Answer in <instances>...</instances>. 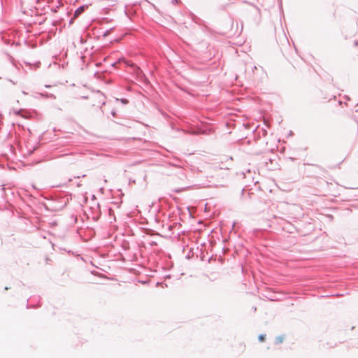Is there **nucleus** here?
Wrapping results in <instances>:
<instances>
[{
  "instance_id": "2",
  "label": "nucleus",
  "mask_w": 358,
  "mask_h": 358,
  "mask_svg": "<svg viewBox=\"0 0 358 358\" xmlns=\"http://www.w3.org/2000/svg\"><path fill=\"white\" fill-rule=\"evenodd\" d=\"M40 296H32L27 300V308H37L41 306Z\"/></svg>"
},
{
  "instance_id": "21",
  "label": "nucleus",
  "mask_w": 358,
  "mask_h": 358,
  "mask_svg": "<svg viewBox=\"0 0 358 358\" xmlns=\"http://www.w3.org/2000/svg\"><path fill=\"white\" fill-rule=\"evenodd\" d=\"M173 3H178V0H173Z\"/></svg>"
},
{
  "instance_id": "3",
  "label": "nucleus",
  "mask_w": 358,
  "mask_h": 358,
  "mask_svg": "<svg viewBox=\"0 0 358 358\" xmlns=\"http://www.w3.org/2000/svg\"><path fill=\"white\" fill-rule=\"evenodd\" d=\"M87 8V6L86 5H83V6H81L80 7H78L76 10H75V13H74V16L75 17H78L79 16L81 13H83L85 10V8Z\"/></svg>"
},
{
  "instance_id": "9",
  "label": "nucleus",
  "mask_w": 358,
  "mask_h": 358,
  "mask_svg": "<svg viewBox=\"0 0 358 358\" xmlns=\"http://www.w3.org/2000/svg\"><path fill=\"white\" fill-rule=\"evenodd\" d=\"M121 102L124 104L128 103L129 101L127 99H122Z\"/></svg>"
},
{
  "instance_id": "4",
  "label": "nucleus",
  "mask_w": 358,
  "mask_h": 358,
  "mask_svg": "<svg viewBox=\"0 0 358 358\" xmlns=\"http://www.w3.org/2000/svg\"><path fill=\"white\" fill-rule=\"evenodd\" d=\"M40 96L47 99H55L56 96L55 94L48 93V92H43V93H39Z\"/></svg>"
},
{
  "instance_id": "14",
  "label": "nucleus",
  "mask_w": 358,
  "mask_h": 358,
  "mask_svg": "<svg viewBox=\"0 0 358 358\" xmlns=\"http://www.w3.org/2000/svg\"><path fill=\"white\" fill-rule=\"evenodd\" d=\"M116 64H117L116 62H113V63L111 64V66H115L116 65Z\"/></svg>"
},
{
  "instance_id": "6",
  "label": "nucleus",
  "mask_w": 358,
  "mask_h": 358,
  "mask_svg": "<svg viewBox=\"0 0 358 358\" xmlns=\"http://www.w3.org/2000/svg\"><path fill=\"white\" fill-rule=\"evenodd\" d=\"M265 337H266V335L265 334H260L258 336V340L260 341V342H262L265 340Z\"/></svg>"
},
{
  "instance_id": "19",
  "label": "nucleus",
  "mask_w": 358,
  "mask_h": 358,
  "mask_svg": "<svg viewBox=\"0 0 358 358\" xmlns=\"http://www.w3.org/2000/svg\"><path fill=\"white\" fill-rule=\"evenodd\" d=\"M151 245H157V243H156V242H152V243H151Z\"/></svg>"
},
{
  "instance_id": "12",
  "label": "nucleus",
  "mask_w": 358,
  "mask_h": 358,
  "mask_svg": "<svg viewBox=\"0 0 358 358\" xmlns=\"http://www.w3.org/2000/svg\"><path fill=\"white\" fill-rule=\"evenodd\" d=\"M45 88H50V87H51V85H45Z\"/></svg>"
},
{
  "instance_id": "8",
  "label": "nucleus",
  "mask_w": 358,
  "mask_h": 358,
  "mask_svg": "<svg viewBox=\"0 0 358 358\" xmlns=\"http://www.w3.org/2000/svg\"><path fill=\"white\" fill-rule=\"evenodd\" d=\"M193 20L197 24H200V22L201 21V20L197 17H194Z\"/></svg>"
},
{
  "instance_id": "16",
  "label": "nucleus",
  "mask_w": 358,
  "mask_h": 358,
  "mask_svg": "<svg viewBox=\"0 0 358 358\" xmlns=\"http://www.w3.org/2000/svg\"><path fill=\"white\" fill-rule=\"evenodd\" d=\"M180 191H181L180 189H176V190H175V192L178 193V192H180Z\"/></svg>"
},
{
  "instance_id": "23",
  "label": "nucleus",
  "mask_w": 358,
  "mask_h": 358,
  "mask_svg": "<svg viewBox=\"0 0 358 358\" xmlns=\"http://www.w3.org/2000/svg\"><path fill=\"white\" fill-rule=\"evenodd\" d=\"M357 105H358V103H357Z\"/></svg>"
},
{
  "instance_id": "13",
  "label": "nucleus",
  "mask_w": 358,
  "mask_h": 358,
  "mask_svg": "<svg viewBox=\"0 0 358 358\" xmlns=\"http://www.w3.org/2000/svg\"><path fill=\"white\" fill-rule=\"evenodd\" d=\"M354 43H355V45H358V41H355Z\"/></svg>"
},
{
  "instance_id": "10",
  "label": "nucleus",
  "mask_w": 358,
  "mask_h": 358,
  "mask_svg": "<svg viewBox=\"0 0 358 358\" xmlns=\"http://www.w3.org/2000/svg\"><path fill=\"white\" fill-rule=\"evenodd\" d=\"M57 8H58V6H57L56 8H52V11L54 12V13L57 12Z\"/></svg>"
},
{
  "instance_id": "1",
  "label": "nucleus",
  "mask_w": 358,
  "mask_h": 358,
  "mask_svg": "<svg viewBox=\"0 0 358 358\" xmlns=\"http://www.w3.org/2000/svg\"><path fill=\"white\" fill-rule=\"evenodd\" d=\"M124 61L126 64L129 66H130L133 71L134 74L136 76V79L143 83V85L148 86L150 84V81L145 75V73L143 72V71L141 69L139 66H138L135 64H129L127 62L124 60L123 58H120L118 62Z\"/></svg>"
},
{
  "instance_id": "7",
  "label": "nucleus",
  "mask_w": 358,
  "mask_h": 358,
  "mask_svg": "<svg viewBox=\"0 0 358 358\" xmlns=\"http://www.w3.org/2000/svg\"><path fill=\"white\" fill-rule=\"evenodd\" d=\"M111 31V29H107L106 31H105V32L103 34V37H106L107 36Z\"/></svg>"
},
{
  "instance_id": "17",
  "label": "nucleus",
  "mask_w": 358,
  "mask_h": 358,
  "mask_svg": "<svg viewBox=\"0 0 358 358\" xmlns=\"http://www.w3.org/2000/svg\"><path fill=\"white\" fill-rule=\"evenodd\" d=\"M257 69V66H254L253 68H252V71Z\"/></svg>"
},
{
  "instance_id": "18",
  "label": "nucleus",
  "mask_w": 358,
  "mask_h": 358,
  "mask_svg": "<svg viewBox=\"0 0 358 358\" xmlns=\"http://www.w3.org/2000/svg\"><path fill=\"white\" fill-rule=\"evenodd\" d=\"M345 99L350 100V97L348 96H345Z\"/></svg>"
},
{
  "instance_id": "15",
  "label": "nucleus",
  "mask_w": 358,
  "mask_h": 358,
  "mask_svg": "<svg viewBox=\"0 0 358 358\" xmlns=\"http://www.w3.org/2000/svg\"><path fill=\"white\" fill-rule=\"evenodd\" d=\"M292 162L295 161L296 160V158H292V157H290L289 158Z\"/></svg>"
},
{
  "instance_id": "20",
  "label": "nucleus",
  "mask_w": 358,
  "mask_h": 358,
  "mask_svg": "<svg viewBox=\"0 0 358 358\" xmlns=\"http://www.w3.org/2000/svg\"><path fill=\"white\" fill-rule=\"evenodd\" d=\"M171 278L170 275H168L166 276V278Z\"/></svg>"
},
{
  "instance_id": "5",
  "label": "nucleus",
  "mask_w": 358,
  "mask_h": 358,
  "mask_svg": "<svg viewBox=\"0 0 358 358\" xmlns=\"http://www.w3.org/2000/svg\"><path fill=\"white\" fill-rule=\"evenodd\" d=\"M283 340H284L283 336H282V335L278 336L275 338V344L278 345L280 343H282L283 342Z\"/></svg>"
},
{
  "instance_id": "11",
  "label": "nucleus",
  "mask_w": 358,
  "mask_h": 358,
  "mask_svg": "<svg viewBox=\"0 0 358 358\" xmlns=\"http://www.w3.org/2000/svg\"><path fill=\"white\" fill-rule=\"evenodd\" d=\"M162 285H164V283L163 282H157V284H156L157 286H159V285L162 286Z\"/></svg>"
},
{
  "instance_id": "22",
  "label": "nucleus",
  "mask_w": 358,
  "mask_h": 358,
  "mask_svg": "<svg viewBox=\"0 0 358 358\" xmlns=\"http://www.w3.org/2000/svg\"><path fill=\"white\" fill-rule=\"evenodd\" d=\"M5 289L6 290L8 289V287H5Z\"/></svg>"
}]
</instances>
